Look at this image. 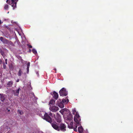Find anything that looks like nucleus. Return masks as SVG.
<instances>
[{"label":"nucleus","mask_w":133,"mask_h":133,"mask_svg":"<svg viewBox=\"0 0 133 133\" xmlns=\"http://www.w3.org/2000/svg\"><path fill=\"white\" fill-rule=\"evenodd\" d=\"M51 123L52 127L55 129L59 131V124L56 122L52 123V118L51 122H48Z\"/></svg>","instance_id":"5"},{"label":"nucleus","mask_w":133,"mask_h":133,"mask_svg":"<svg viewBox=\"0 0 133 133\" xmlns=\"http://www.w3.org/2000/svg\"><path fill=\"white\" fill-rule=\"evenodd\" d=\"M36 74L37 75V76H39V74H38V72H36Z\"/></svg>","instance_id":"32"},{"label":"nucleus","mask_w":133,"mask_h":133,"mask_svg":"<svg viewBox=\"0 0 133 133\" xmlns=\"http://www.w3.org/2000/svg\"><path fill=\"white\" fill-rule=\"evenodd\" d=\"M8 5L7 4H6L4 6V9L5 10H7L8 9Z\"/></svg>","instance_id":"20"},{"label":"nucleus","mask_w":133,"mask_h":133,"mask_svg":"<svg viewBox=\"0 0 133 133\" xmlns=\"http://www.w3.org/2000/svg\"><path fill=\"white\" fill-rule=\"evenodd\" d=\"M59 125V131L60 130L63 131H64L66 130V127L64 124L61 123Z\"/></svg>","instance_id":"7"},{"label":"nucleus","mask_w":133,"mask_h":133,"mask_svg":"<svg viewBox=\"0 0 133 133\" xmlns=\"http://www.w3.org/2000/svg\"><path fill=\"white\" fill-rule=\"evenodd\" d=\"M27 45L28 46V47L30 48H32V46L31 45H29V44H27Z\"/></svg>","instance_id":"28"},{"label":"nucleus","mask_w":133,"mask_h":133,"mask_svg":"<svg viewBox=\"0 0 133 133\" xmlns=\"http://www.w3.org/2000/svg\"><path fill=\"white\" fill-rule=\"evenodd\" d=\"M55 103V101L54 99H51L49 102V104H50L53 105Z\"/></svg>","instance_id":"19"},{"label":"nucleus","mask_w":133,"mask_h":133,"mask_svg":"<svg viewBox=\"0 0 133 133\" xmlns=\"http://www.w3.org/2000/svg\"><path fill=\"white\" fill-rule=\"evenodd\" d=\"M19 90L20 88H19L16 90H13L14 95L15 96H18L19 94Z\"/></svg>","instance_id":"12"},{"label":"nucleus","mask_w":133,"mask_h":133,"mask_svg":"<svg viewBox=\"0 0 133 133\" xmlns=\"http://www.w3.org/2000/svg\"><path fill=\"white\" fill-rule=\"evenodd\" d=\"M5 62H7V59H5Z\"/></svg>","instance_id":"35"},{"label":"nucleus","mask_w":133,"mask_h":133,"mask_svg":"<svg viewBox=\"0 0 133 133\" xmlns=\"http://www.w3.org/2000/svg\"><path fill=\"white\" fill-rule=\"evenodd\" d=\"M13 84V82L12 81H9L7 85L9 87H11L12 85Z\"/></svg>","instance_id":"18"},{"label":"nucleus","mask_w":133,"mask_h":133,"mask_svg":"<svg viewBox=\"0 0 133 133\" xmlns=\"http://www.w3.org/2000/svg\"><path fill=\"white\" fill-rule=\"evenodd\" d=\"M62 102L64 103H67L66 100L65 99H63L62 100Z\"/></svg>","instance_id":"23"},{"label":"nucleus","mask_w":133,"mask_h":133,"mask_svg":"<svg viewBox=\"0 0 133 133\" xmlns=\"http://www.w3.org/2000/svg\"><path fill=\"white\" fill-rule=\"evenodd\" d=\"M73 119V116L71 114L69 113L66 118V122H70Z\"/></svg>","instance_id":"8"},{"label":"nucleus","mask_w":133,"mask_h":133,"mask_svg":"<svg viewBox=\"0 0 133 133\" xmlns=\"http://www.w3.org/2000/svg\"><path fill=\"white\" fill-rule=\"evenodd\" d=\"M0 52L1 54V55H3V54L4 53L3 51L2 50L0 49Z\"/></svg>","instance_id":"29"},{"label":"nucleus","mask_w":133,"mask_h":133,"mask_svg":"<svg viewBox=\"0 0 133 133\" xmlns=\"http://www.w3.org/2000/svg\"><path fill=\"white\" fill-rule=\"evenodd\" d=\"M9 13V12H8V13Z\"/></svg>","instance_id":"40"},{"label":"nucleus","mask_w":133,"mask_h":133,"mask_svg":"<svg viewBox=\"0 0 133 133\" xmlns=\"http://www.w3.org/2000/svg\"><path fill=\"white\" fill-rule=\"evenodd\" d=\"M0 41L4 44H7L8 45H13V44L11 41H9L2 37H0Z\"/></svg>","instance_id":"3"},{"label":"nucleus","mask_w":133,"mask_h":133,"mask_svg":"<svg viewBox=\"0 0 133 133\" xmlns=\"http://www.w3.org/2000/svg\"><path fill=\"white\" fill-rule=\"evenodd\" d=\"M51 94L52 95H53V97L56 100L58 99V93L56 91H54L53 93H51Z\"/></svg>","instance_id":"11"},{"label":"nucleus","mask_w":133,"mask_h":133,"mask_svg":"<svg viewBox=\"0 0 133 133\" xmlns=\"http://www.w3.org/2000/svg\"><path fill=\"white\" fill-rule=\"evenodd\" d=\"M18 114H20V115H22L23 113V112L20 110H18Z\"/></svg>","instance_id":"22"},{"label":"nucleus","mask_w":133,"mask_h":133,"mask_svg":"<svg viewBox=\"0 0 133 133\" xmlns=\"http://www.w3.org/2000/svg\"><path fill=\"white\" fill-rule=\"evenodd\" d=\"M66 111L68 112L69 111V110L67 109H63L61 110L59 112L62 115L64 113H65Z\"/></svg>","instance_id":"14"},{"label":"nucleus","mask_w":133,"mask_h":133,"mask_svg":"<svg viewBox=\"0 0 133 133\" xmlns=\"http://www.w3.org/2000/svg\"><path fill=\"white\" fill-rule=\"evenodd\" d=\"M3 23V22H1V20L0 21V24L2 23Z\"/></svg>","instance_id":"36"},{"label":"nucleus","mask_w":133,"mask_h":133,"mask_svg":"<svg viewBox=\"0 0 133 133\" xmlns=\"http://www.w3.org/2000/svg\"><path fill=\"white\" fill-rule=\"evenodd\" d=\"M18 0H7L6 2L7 3L11 5L14 9L16 7V3Z\"/></svg>","instance_id":"4"},{"label":"nucleus","mask_w":133,"mask_h":133,"mask_svg":"<svg viewBox=\"0 0 133 133\" xmlns=\"http://www.w3.org/2000/svg\"><path fill=\"white\" fill-rule=\"evenodd\" d=\"M5 63L6 64H7V62H5Z\"/></svg>","instance_id":"37"},{"label":"nucleus","mask_w":133,"mask_h":133,"mask_svg":"<svg viewBox=\"0 0 133 133\" xmlns=\"http://www.w3.org/2000/svg\"><path fill=\"white\" fill-rule=\"evenodd\" d=\"M66 101H67V103H68L69 102V99H66Z\"/></svg>","instance_id":"33"},{"label":"nucleus","mask_w":133,"mask_h":133,"mask_svg":"<svg viewBox=\"0 0 133 133\" xmlns=\"http://www.w3.org/2000/svg\"><path fill=\"white\" fill-rule=\"evenodd\" d=\"M54 116L55 118L56 121L58 123H60L61 121V117L60 116L58 113H56V117H55V115H54Z\"/></svg>","instance_id":"9"},{"label":"nucleus","mask_w":133,"mask_h":133,"mask_svg":"<svg viewBox=\"0 0 133 133\" xmlns=\"http://www.w3.org/2000/svg\"><path fill=\"white\" fill-rule=\"evenodd\" d=\"M54 70H55V71H56V72H56V69H54Z\"/></svg>","instance_id":"38"},{"label":"nucleus","mask_w":133,"mask_h":133,"mask_svg":"<svg viewBox=\"0 0 133 133\" xmlns=\"http://www.w3.org/2000/svg\"><path fill=\"white\" fill-rule=\"evenodd\" d=\"M66 123H67L68 124V125H71V126H73V122H70V124H68L69 122H66Z\"/></svg>","instance_id":"24"},{"label":"nucleus","mask_w":133,"mask_h":133,"mask_svg":"<svg viewBox=\"0 0 133 133\" xmlns=\"http://www.w3.org/2000/svg\"><path fill=\"white\" fill-rule=\"evenodd\" d=\"M2 56H3V57L4 58H5V54L4 53H3V55H2Z\"/></svg>","instance_id":"31"},{"label":"nucleus","mask_w":133,"mask_h":133,"mask_svg":"<svg viewBox=\"0 0 133 133\" xmlns=\"http://www.w3.org/2000/svg\"><path fill=\"white\" fill-rule=\"evenodd\" d=\"M3 67L4 69H5L6 68V66L4 63H3Z\"/></svg>","instance_id":"27"},{"label":"nucleus","mask_w":133,"mask_h":133,"mask_svg":"<svg viewBox=\"0 0 133 133\" xmlns=\"http://www.w3.org/2000/svg\"><path fill=\"white\" fill-rule=\"evenodd\" d=\"M32 51L34 54H36L37 53L36 50L35 49H33Z\"/></svg>","instance_id":"21"},{"label":"nucleus","mask_w":133,"mask_h":133,"mask_svg":"<svg viewBox=\"0 0 133 133\" xmlns=\"http://www.w3.org/2000/svg\"><path fill=\"white\" fill-rule=\"evenodd\" d=\"M38 114L39 116L42 117V118L44 119L48 122H51V118L50 116H52V114L51 112H49V114H48L44 112L41 111Z\"/></svg>","instance_id":"2"},{"label":"nucleus","mask_w":133,"mask_h":133,"mask_svg":"<svg viewBox=\"0 0 133 133\" xmlns=\"http://www.w3.org/2000/svg\"><path fill=\"white\" fill-rule=\"evenodd\" d=\"M19 79H18L16 81V82H19Z\"/></svg>","instance_id":"34"},{"label":"nucleus","mask_w":133,"mask_h":133,"mask_svg":"<svg viewBox=\"0 0 133 133\" xmlns=\"http://www.w3.org/2000/svg\"><path fill=\"white\" fill-rule=\"evenodd\" d=\"M23 74L22 71L20 69L17 75L18 76H21Z\"/></svg>","instance_id":"17"},{"label":"nucleus","mask_w":133,"mask_h":133,"mask_svg":"<svg viewBox=\"0 0 133 133\" xmlns=\"http://www.w3.org/2000/svg\"><path fill=\"white\" fill-rule=\"evenodd\" d=\"M0 98L1 101L2 102H4L5 100V96L2 94H0Z\"/></svg>","instance_id":"13"},{"label":"nucleus","mask_w":133,"mask_h":133,"mask_svg":"<svg viewBox=\"0 0 133 133\" xmlns=\"http://www.w3.org/2000/svg\"><path fill=\"white\" fill-rule=\"evenodd\" d=\"M68 127L70 129H73V127L70 125H68Z\"/></svg>","instance_id":"26"},{"label":"nucleus","mask_w":133,"mask_h":133,"mask_svg":"<svg viewBox=\"0 0 133 133\" xmlns=\"http://www.w3.org/2000/svg\"><path fill=\"white\" fill-rule=\"evenodd\" d=\"M27 67V68H29L30 66V63L29 62H28L26 64Z\"/></svg>","instance_id":"25"},{"label":"nucleus","mask_w":133,"mask_h":133,"mask_svg":"<svg viewBox=\"0 0 133 133\" xmlns=\"http://www.w3.org/2000/svg\"><path fill=\"white\" fill-rule=\"evenodd\" d=\"M49 109L51 111L54 112H56L59 109L56 106H50Z\"/></svg>","instance_id":"10"},{"label":"nucleus","mask_w":133,"mask_h":133,"mask_svg":"<svg viewBox=\"0 0 133 133\" xmlns=\"http://www.w3.org/2000/svg\"><path fill=\"white\" fill-rule=\"evenodd\" d=\"M72 114L75 115L74 117V120L75 121L76 125L75 128L73 127L74 130V131H77V128L78 126L81 125V120L80 116H79L78 112L76 111L75 109H74L72 110Z\"/></svg>","instance_id":"1"},{"label":"nucleus","mask_w":133,"mask_h":133,"mask_svg":"<svg viewBox=\"0 0 133 133\" xmlns=\"http://www.w3.org/2000/svg\"><path fill=\"white\" fill-rule=\"evenodd\" d=\"M60 102H61V101H60ZM58 105L60 108H63L64 107V105L63 104V103L61 102L59 103H57V104Z\"/></svg>","instance_id":"15"},{"label":"nucleus","mask_w":133,"mask_h":133,"mask_svg":"<svg viewBox=\"0 0 133 133\" xmlns=\"http://www.w3.org/2000/svg\"><path fill=\"white\" fill-rule=\"evenodd\" d=\"M30 51H31V50L30 49Z\"/></svg>","instance_id":"39"},{"label":"nucleus","mask_w":133,"mask_h":133,"mask_svg":"<svg viewBox=\"0 0 133 133\" xmlns=\"http://www.w3.org/2000/svg\"><path fill=\"white\" fill-rule=\"evenodd\" d=\"M29 68H27L26 69H27V73H28L29 71Z\"/></svg>","instance_id":"30"},{"label":"nucleus","mask_w":133,"mask_h":133,"mask_svg":"<svg viewBox=\"0 0 133 133\" xmlns=\"http://www.w3.org/2000/svg\"><path fill=\"white\" fill-rule=\"evenodd\" d=\"M60 95L61 96H65L68 94L67 91L64 88H63L59 91Z\"/></svg>","instance_id":"6"},{"label":"nucleus","mask_w":133,"mask_h":133,"mask_svg":"<svg viewBox=\"0 0 133 133\" xmlns=\"http://www.w3.org/2000/svg\"><path fill=\"white\" fill-rule=\"evenodd\" d=\"M83 128L82 126L79 127L78 128V131L79 133H82L83 132Z\"/></svg>","instance_id":"16"}]
</instances>
